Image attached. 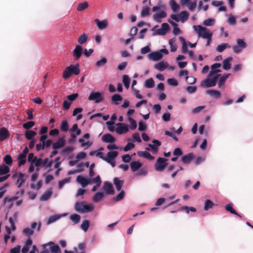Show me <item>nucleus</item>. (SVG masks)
Instances as JSON below:
<instances>
[{
  "instance_id": "1",
  "label": "nucleus",
  "mask_w": 253,
  "mask_h": 253,
  "mask_svg": "<svg viewBox=\"0 0 253 253\" xmlns=\"http://www.w3.org/2000/svg\"><path fill=\"white\" fill-rule=\"evenodd\" d=\"M166 5L161 3H158L157 5L154 6L152 8V11L156 12L159 11L158 12L156 13L153 15V19L155 21L160 23L163 18H166L167 16L166 12L165 11L166 9Z\"/></svg>"
},
{
  "instance_id": "2",
  "label": "nucleus",
  "mask_w": 253,
  "mask_h": 253,
  "mask_svg": "<svg viewBox=\"0 0 253 253\" xmlns=\"http://www.w3.org/2000/svg\"><path fill=\"white\" fill-rule=\"evenodd\" d=\"M80 73L79 63L75 65H70L67 67L63 73L62 77L64 80L68 79L71 75H78Z\"/></svg>"
},
{
  "instance_id": "3",
  "label": "nucleus",
  "mask_w": 253,
  "mask_h": 253,
  "mask_svg": "<svg viewBox=\"0 0 253 253\" xmlns=\"http://www.w3.org/2000/svg\"><path fill=\"white\" fill-rule=\"evenodd\" d=\"M193 28L196 33L198 34L199 37H201L204 39L208 38L210 36L212 35L211 32L206 27H203L201 25H194Z\"/></svg>"
},
{
  "instance_id": "4",
  "label": "nucleus",
  "mask_w": 253,
  "mask_h": 253,
  "mask_svg": "<svg viewBox=\"0 0 253 253\" xmlns=\"http://www.w3.org/2000/svg\"><path fill=\"white\" fill-rule=\"evenodd\" d=\"M220 76L219 74H217L213 77H209L203 81L200 84V86L210 87L215 85L216 81Z\"/></svg>"
},
{
  "instance_id": "5",
  "label": "nucleus",
  "mask_w": 253,
  "mask_h": 253,
  "mask_svg": "<svg viewBox=\"0 0 253 253\" xmlns=\"http://www.w3.org/2000/svg\"><path fill=\"white\" fill-rule=\"evenodd\" d=\"M88 99L90 101H94L95 103H99L104 100V97L102 93L99 92L92 91L90 93Z\"/></svg>"
},
{
  "instance_id": "6",
  "label": "nucleus",
  "mask_w": 253,
  "mask_h": 253,
  "mask_svg": "<svg viewBox=\"0 0 253 253\" xmlns=\"http://www.w3.org/2000/svg\"><path fill=\"white\" fill-rule=\"evenodd\" d=\"M167 161V159L165 158H158L155 165L156 170L159 171H163L168 165V163L166 162Z\"/></svg>"
},
{
  "instance_id": "7",
  "label": "nucleus",
  "mask_w": 253,
  "mask_h": 253,
  "mask_svg": "<svg viewBox=\"0 0 253 253\" xmlns=\"http://www.w3.org/2000/svg\"><path fill=\"white\" fill-rule=\"evenodd\" d=\"M53 164L52 160H49V159L46 158L42 159L41 158H39L38 162L37 163V166H42V167L47 169L50 168Z\"/></svg>"
},
{
  "instance_id": "8",
  "label": "nucleus",
  "mask_w": 253,
  "mask_h": 253,
  "mask_svg": "<svg viewBox=\"0 0 253 253\" xmlns=\"http://www.w3.org/2000/svg\"><path fill=\"white\" fill-rule=\"evenodd\" d=\"M83 52V47L81 45H76L73 51V56L75 60H78Z\"/></svg>"
},
{
  "instance_id": "9",
  "label": "nucleus",
  "mask_w": 253,
  "mask_h": 253,
  "mask_svg": "<svg viewBox=\"0 0 253 253\" xmlns=\"http://www.w3.org/2000/svg\"><path fill=\"white\" fill-rule=\"evenodd\" d=\"M116 131L119 134H122L128 131V126L125 124L119 123L116 124Z\"/></svg>"
},
{
  "instance_id": "10",
  "label": "nucleus",
  "mask_w": 253,
  "mask_h": 253,
  "mask_svg": "<svg viewBox=\"0 0 253 253\" xmlns=\"http://www.w3.org/2000/svg\"><path fill=\"white\" fill-rule=\"evenodd\" d=\"M47 246H51L49 250L51 253H61V250L58 245H55L53 242H49V243L43 245V247L45 248Z\"/></svg>"
},
{
  "instance_id": "11",
  "label": "nucleus",
  "mask_w": 253,
  "mask_h": 253,
  "mask_svg": "<svg viewBox=\"0 0 253 253\" xmlns=\"http://www.w3.org/2000/svg\"><path fill=\"white\" fill-rule=\"evenodd\" d=\"M221 64L220 63H214L213 64H212L211 66V71L210 72L209 75H208V77H211L212 76H213V75L217 73H219L221 72V70L220 69H218L217 68H219L221 67Z\"/></svg>"
},
{
  "instance_id": "12",
  "label": "nucleus",
  "mask_w": 253,
  "mask_h": 253,
  "mask_svg": "<svg viewBox=\"0 0 253 253\" xmlns=\"http://www.w3.org/2000/svg\"><path fill=\"white\" fill-rule=\"evenodd\" d=\"M19 212L18 211H15L12 217H10L8 218V221L11 225V230L14 231L16 229V226L15 224V221L17 220Z\"/></svg>"
},
{
  "instance_id": "13",
  "label": "nucleus",
  "mask_w": 253,
  "mask_h": 253,
  "mask_svg": "<svg viewBox=\"0 0 253 253\" xmlns=\"http://www.w3.org/2000/svg\"><path fill=\"white\" fill-rule=\"evenodd\" d=\"M169 29V26L167 23H164L162 24L161 27L156 31L157 35H165Z\"/></svg>"
},
{
  "instance_id": "14",
  "label": "nucleus",
  "mask_w": 253,
  "mask_h": 253,
  "mask_svg": "<svg viewBox=\"0 0 253 253\" xmlns=\"http://www.w3.org/2000/svg\"><path fill=\"white\" fill-rule=\"evenodd\" d=\"M103 190L107 194H114L115 190L112 184L108 181H105L103 185Z\"/></svg>"
},
{
  "instance_id": "15",
  "label": "nucleus",
  "mask_w": 253,
  "mask_h": 253,
  "mask_svg": "<svg viewBox=\"0 0 253 253\" xmlns=\"http://www.w3.org/2000/svg\"><path fill=\"white\" fill-rule=\"evenodd\" d=\"M118 155V152L117 151H110L107 154L105 161L108 163H111L112 161H115Z\"/></svg>"
},
{
  "instance_id": "16",
  "label": "nucleus",
  "mask_w": 253,
  "mask_h": 253,
  "mask_svg": "<svg viewBox=\"0 0 253 253\" xmlns=\"http://www.w3.org/2000/svg\"><path fill=\"white\" fill-rule=\"evenodd\" d=\"M77 182L80 183L83 187H85L88 184L90 183V180L84 178L82 175H78L76 179Z\"/></svg>"
},
{
  "instance_id": "17",
  "label": "nucleus",
  "mask_w": 253,
  "mask_h": 253,
  "mask_svg": "<svg viewBox=\"0 0 253 253\" xmlns=\"http://www.w3.org/2000/svg\"><path fill=\"white\" fill-rule=\"evenodd\" d=\"M65 145V140L63 138H59L58 140L52 144V147L54 149H58Z\"/></svg>"
},
{
  "instance_id": "18",
  "label": "nucleus",
  "mask_w": 253,
  "mask_h": 253,
  "mask_svg": "<svg viewBox=\"0 0 253 253\" xmlns=\"http://www.w3.org/2000/svg\"><path fill=\"white\" fill-rule=\"evenodd\" d=\"M162 54L158 51L153 52L148 55L149 59L153 61L159 60L162 58Z\"/></svg>"
},
{
  "instance_id": "19",
  "label": "nucleus",
  "mask_w": 253,
  "mask_h": 253,
  "mask_svg": "<svg viewBox=\"0 0 253 253\" xmlns=\"http://www.w3.org/2000/svg\"><path fill=\"white\" fill-rule=\"evenodd\" d=\"M153 144H149L148 145L154 153L157 152L158 148L161 145V142L158 140H153Z\"/></svg>"
},
{
  "instance_id": "20",
  "label": "nucleus",
  "mask_w": 253,
  "mask_h": 253,
  "mask_svg": "<svg viewBox=\"0 0 253 253\" xmlns=\"http://www.w3.org/2000/svg\"><path fill=\"white\" fill-rule=\"evenodd\" d=\"M9 136L8 130L5 127H2L0 129V141H3L7 139Z\"/></svg>"
},
{
  "instance_id": "21",
  "label": "nucleus",
  "mask_w": 253,
  "mask_h": 253,
  "mask_svg": "<svg viewBox=\"0 0 253 253\" xmlns=\"http://www.w3.org/2000/svg\"><path fill=\"white\" fill-rule=\"evenodd\" d=\"M102 140L104 142L111 143L114 142L116 139L111 134L107 133L102 136Z\"/></svg>"
},
{
  "instance_id": "22",
  "label": "nucleus",
  "mask_w": 253,
  "mask_h": 253,
  "mask_svg": "<svg viewBox=\"0 0 253 253\" xmlns=\"http://www.w3.org/2000/svg\"><path fill=\"white\" fill-rule=\"evenodd\" d=\"M137 154L139 157H142L150 160H153L154 159V157L146 151H139L137 152Z\"/></svg>"
},
{
  "instance_id": "23",
  "label": "nucleus",
  "mask_w": 253,
  "mask_h": 253,
  "mask_svg": "<svg viewBox=\"0 0 253 253\" xmlns=\"http://www.w3.org/2000/svg\"><path fill=\"white\" fill-rule=\"evenodd\" d=\"M233 58L229 57L227 58L223 61V68L225 70H228L231 68V64L230 62L232 60Z\"/></svg>"
},
{
  "instance_id": "24",
  "label": "nucleus",
  "mask_w": 253,
  "mask_h": 253,
  "mask_svg": "<svg viewBox=\"0 0 253 253\" xmlns=\"http://www.w3.org/2000/svg\"><path fill=\"white\" fill-rule=\"evenodd\" d=\"M168 67V64L166 62H164V61H161L157 63L155 65V68L161 71H164L166 69H167Z\"/></svg>"
},
{
  "instance_id": "25",
  "label": "nucleus",
  "mask_w": 253,
  "mask_h": 253,
  "mask_svg": "<svg viewBox=\"0 0 253 253\" xmlns=\"http://www.w3.org/2000/svg\"><path fill=\"white\" fill-rule=\"evenodd\" d=\"M194 155L193 153H189L182 157L181 161L184 164H189L193 159Z\"/></svg>"
},
{
  "instance_id": "26",
  "label": "nucleus",
  "mask_w": 253,
  "mask_h": 253,
  "mask_svg": "<svg viewBox=\"0 0 253 253\" xmlns=\"http://www.w3.org/2000/svg\"><path fill=\"white\" fill-rule=\"evenodd\" d=\"M95 22L96 23L98 28L100 30L105 29L108 24V22L106 20L100 21L99 20L96 19Z\"/></svg>"
},
{
  "instance_id": "27",
  "label": "nucleus",
  "mask_w": 253,
  "mask_h": 253,
  "mask_svg": "<svg viewBox=\"0 0 253 253\" xmlns=\"http://www.w3.org/2000/svg\"><path fill=\"white\" fill-rule=\"evenodd\" d=\"M141 166V163L138 161H133L130 164L131 169L133 172L137 170Z\"/></svg>"
},
{
  "instance_id": "28",
  "label": "nucleus",
  "mask_w": 253,
  "mask_h": 253,
  "mask_svg": "<svg viewBox=\"0 0 253 253\" xmlns=\"http://www.w3.org/2000/svg\"><path fill=\"white\" fill-rule=\"evenodd\" d=\"M85 244L84 243H80L78 248L74 249L75 252L76 253H85Z\"/></svg>"
},
{
  "instance_id": "29",
  "label": "nucleus",
  "mask_w": 253,
  "mask_h": 253,
  "mask_svg": "<svg viewBox=\"0 0 253 253\" xmlns=\"http://www.w3.org/2000/svg\"><path fill=\"white\" fill-rule=\"evenodd\" d=\"M206 93L210 95L215 97L216 98H219L220 97V92L216 90L208 89L206 90Z\"/></svg>"
},
{
  "instance_id": "30",
  "label": "nucleus",
  "mask_w": 253,
  "mask_h": 253,
  "mask_svg": "<svg viewBox=\"0 0 253 253\" xmlns=\"http://www.w3.org/2000/svg\"><path fill=\"white\" fill-rule=\"evenodd\" d=\"M114 183L116 186V189L119 191L121 190L124 184V181L120 180L118 177H115L114 179Z\"/></svg>"
},
{
  "instance_id": "31",
  "label": "nucleus",
  "mask_w": 253,
  "mask_h": 253,
  "mask_svg": "<svg viewBox=\"0 0 253 253\" xmlns=\"http://www.w3.org/2000/svg\"><path fill=\"white\" fill-rule=\"evenodd\" d=\"M25 181V174L22 172L19 173L18 178L17 181V185L18 188L20 187Z\"/></svg>"
},
{
  "instance_id": "32",
  "label": "nucleus",
  "mask_w": 253,
  "mask_h": 253,
  "mask_svg": "<svg viewBox=\"0 0 253 253\" xmlns=\"http://www.w3.org/2000/svg\"><path fill=\"white\" fill-rule=\"evenodd\" d=\"M189 13L186 11H181L179 13L180 20L183 23L187 21L189 17Z\"/></svg>"
},
{
  "instance_id": "33",
  "label": "nucleus",
  "mask_w": 253,
  "mask_h": 253,
  "mask_svg": "<svg viewBox=\"0 0 253 253\" xmlns=\"http://www.w3.org/2000/svg\"><path fill=\"white\" fill-rule=\"evenodd\" d=\"M225 209L226 211H229L230 213L234 214L240 218H242V216L238 214L237 211L233 209L232 207V204H229L225 206Z\"/></svg>"
},
{
  "instance_id": "34",
  "label": "nucleus",
  "mask_w": 253,
  "mask_h": 253,
  "mask_svg": "<svg viewBox=\"0 0 253 253\" xmlns=\"http://www.w3.org/2000/svg\"><path fill=\"white\" fill-rule=\"evenodd\" d=\"M176 40L174 38L171 39L169 40V43L170 45V51L174 52L177 50V46L175 44Z\"/></svg>"
},
{
  "instance_id": "35",
  "label": "nucleus",
  "mask_w": 253,
  "mask_h": 253,
  "mask_svg": "<svg viewBox=\"0 0 253 253\" xmlns=\"http://www.w3.org/2000/svg\"><path fill=\"white\" fill-rule=\"evenodd\" d=\"M51 190H48L45 192L40 198V200L42 201L47 200L52 195Z\"/></svg>"
},
{
  "instance_id": "36",
  "label": "nucleus",
  "mask_w": 253,
  "mask_h": 253,
  "mask_svg": "<svg viewBox=\"0 0 253 253\" xmlns=\"http://www.w3.org/2000/svg\"><path fill=\"white\" fill-rule=\"evenodd\" d=\"M231 75L230 74H224L221 78L219 79L218 85L219 87H221L222 85H223L225 82L226 79Z\"/></svg>"
},
{
  "instance_id": "37",
  "label": "nucleus",
  "mask_w": 253,
  "mask_h": 253,
  "mask_svg": "<svg viewBox=\"0 0 253 253\" xmlns=\"http://www.w3.org/2000/svg\"><path fill=\"white\" fill-rule=\"evenodd\" d=\"M179 39L182 43V51L183 53H185L188 51L186 42L182 37H179Z\"/></svg>"
},
{
  "instance_id": "38",
  "label": "nucleus",
  "mask_w": 253,
  "mask_h": 253,
  "mask_svg": "<svg viewBox=\"0 0 253 253\" xmlns=\"http://www.w3.org/2000/svg\"><path fill=\"white\" fill-rule=\"evenodd\" d=\"M104 195L103 192L96 193L92 198V200L94 202H98L101 199L103 198Z\"/></svg>"
},
{
  "instance_id": "39",
  "label": "nucleus",
  "mask_w": 253,
  "mask_h": 253,
  "mask_svg": "<svg viewBox=\"0 0 253 253\" xmlns=\"http://www.w3.org/2000/svg\"><path fill=\"white\" fill-rule=\"evenodd\" d=\"M169 5L174 12H176L179 8V5L177 4L174 0H170L169 1Z\"/></svg>"
},
{
  "instance_id": "40",
  "label": "nucleus",
  "mask_w": 253,
  "mask_h": 253,
  "mask_svg": "<svg viewBox=\"0 0 253 253\" xmlns=\"http://www.w3.org/2000/svg\"><path fill=\"white\" fill-rule=\"evenodd\" d=\"M88 7V4L87 1H84L78 4L77 9L79 11H82Z\"/></svg>"
},
{
  "instance_id": "41",
  "label": "nucleus",
  "mask_w": 253,
  "mask_h": 253,
  "mask_svg": "<svg viewBox=\"0 0 253 253\" xmlns=\"http://www.w3.org/2000/svg\"><path fill=\"white\" fill-rule=\"evenodd\" d=\"M87 39L88 37L87 35L85 33H83L79 37L78 42L80 44H83L86 42Z\"/></svg>"
},
{
  "instance_id": "42",
  "label": "nucleus",
  "mask_w": 253,
  "mask_h": 253,
  "mask_svg": "<svg viewBox=\"0 0 253 253\" xmlns=\"http://www.w3.org/2000/svg\"><path fill=\"white\" fill-rule=\"evenodd\" d=\"M37 134V132L32 130H27L25 132V135L28 140H32L33 137Z\"/></svg>"
},
{
  "instance_id": "43",
  "label": "nucleus",
  "mask_w": 253,
  "mask_h": 253,
  "mask_svg": "<svg viewBox=\"0 0 253 253\" xmlns=\"http://www.w3.org/2000/svg\"><path fill=\"white\" fill-rule=\"evenodd\" d=\"M145 86L147 88H152L154 86V81L153 78H151L145 81L144 84Z\"/></svg>"
},
{
  "instance_id": "44",
  "label": "nucleus",
  "mask_w": 253,
  "mask_h": 253,
  "mask_svg": "<svg viewBox=\"0 0 253 253\" xmlns=\"http://www.w3.org/2000/svg\"><path fill=\"white\" fill-rule=\"evenodd\" d=\"M61 130L63 132H67L69 129V125L67 120L62 121L60 126Z\"/></svg>"
},
{
  "instance_id": "45",
  "label": "nucleus",
  "mask_w": 253,
  "mask_h": 253,
  "mask_svg": "<svg viewBox=\"0 0 253 253\" xmlns=\"http://www.w3.org/2000/svg\"><path fill=\"white\" fill-rule=\"evenodd\" d=\"M123 98L118 94H115L112 96V100L115 105L119 104L118 101L122 100Z\"/></svg>"
},
{
  "instance_id": "46",
  "label": "nucleus",
  "mask_w": 253,
  "mask_h": 253,
  "mask_svg": "<svg viewBox=\"0 0 253 253\" xmlns=\"http://www.w3.org/2000/svg\"><path fill=\"white\" fill-rule=\"evenodd\" d=\"M130 80L127 75H125L123 77V83L126 88L128 89L129 87Z\"/></svg>"
},
{
  "instance_id": "47",
  "label": "nucleus",
  "mask_w": 253,
  "mask_h": 253,
  "mask_svg": "<svg viewBox=\"0 0 253 253\" xmlns=\"http://www.w3.org/2000/svg\"><path fill=\"white\" fill-rule=\"evenodd\" d=\"M9 168L8 166L2 165L0 166V175L5 174L9 172Z\"/></svg>"
},
{
  "instance_id": "48",
  "label": "nucleus",
  "mask_w": 253,
  "mask_h": 253,
  "mask_svg": "<svg viewBox=\"0 0 253 253\" xmlns=\"http://www.w3.org/2000/svg\"><path fill=\"white\" fill-rule=\"evenodd\" d=\"M107 62V60L105 57L102 58L101 59L96 61L95 66L96 67H100L104 66Z\"/></svg>"
},
{
  "instance_id": "49",
  "label": "nucleus",
  "mask_w": 253,
  "mask_h": 253,
  "mask_svg": "<svg viewBox=\"0 0 253 253\" xmlns=\"http://www.w3.org/2000/svg\"><path fill=\"white\" fill-rule=\"evenodd\" d=\"M84 206L83 202H77L75 205V210L79 212H84Z\"/></svg>"
},
{
  "instance_id": "50",
  "label": "nucleus",
  "mask_w": 253,
  "mask_h": 253,
  "mask_svg": "<svg viewBox=\"0 0 253 253\" xmlns=\"http://www.w3.org/2000/svg\"><path fill=\"white\" fill-rule=\"evenodd\" d=\"M214 206V203L210 200H207L205 201L204 205V210L205 211H208L209 209L212 208Z\"/></svg>"
},
{
  "instance_id": "51",
  "label": "nucleus",
  "mask_w": 253,
  "mask_h": 253,
  "mask_svg": "<svg viewBox=\"0 0 253 253\" xmlns=\"http://www.w3.org/2000/svg\"><path fill=\"white\" fill-rule=\"evenodd\" d=\"M75 149V147L74 146H67L63 149L60 152L61 155H65L67 154Z\"/></svg>"
},
{
  "instance_id": "52",
  "label": "nucleus",
  "mask_w": 253,
  "mask_h": 253,
  "mask_svg": "<svg viewBox=\"0 0 253 253\" xmlns=\"http://www.w3.org/2000/svg\"><path fill=\"white\" fill-rule=\"evenodd\" d=\"M70 219L74 222V224L78 223L81 219V216L77 214H73L70 216Z\"/></svg>"
},
{
  "instance_id": "53",
  "label": "nucleus",
  "mask_w": 253,
  "mask_h": 253,
  "mask_svg": "<svg viewBox=\"0 0 253 253\" xmlns=\"http://www.w3.org/2000/svg\"><path fill=\"white\" fill-rule=\"evenodd\" d=\"M90 222L88 220H84L81 225V228L84 231L86 232L89 227Z\"/></svg>"
},
{
  "instance_id": "54",
  "label": "nucleus",
  "mask_w": 253,
  "mask_h": 253,
  "mask_svg": "<svg viewBox=\"0 0 253 253\" xmlns=\"http://www.w3.org/2000/svg\"><path fill=\"white\" fill-rule=\"evenodd\" d=\"M39 158L35 156L33 153H29L28 157V161L31 163H35L36 161L38 160Z\"/></svg>"
},
{
  "instance_id": "55",
  "label": "nucleus",
  "mask_w": 253,
  "mask_h": 253,
  "mask_svg": "<svg viewBox=\"0 0 253 253\" xmlns=\"http://www.w3.org/2000/svg\"><path fill=\"white\" fill-rule=\"evenodd\" d=\"M168 21L169 23H170L171 24H172L173 26H174L173 30V34H174V35L179 34L180 33V30L178 27H177V24L172 21H170V20H169Z\"/></svg>"
},
{
  "instance_id": "56",
  "label": "nucleus",
  "mask_w": 253,
  "mask_h": 253,
  "mask_svg": "<svg viewBox=\"0 0 253 253\" xmlns=\"http://www.w3.org/2000/svg\"><path fill=\"white\" fill-rule=\"evenodd\" d=\"M227 47H229L230 45L228 43H222L221 44L218 45L216 47V50L218 52H222Z\"/></svg>"
},
{
  "instance_id": "57",
  "label": "nucleus",
  "mask_w": 253,
  "mask_h": 253,
  "mask_svg": "<svg viewBox=\"0 0 253 253\" xmlns=\"http://www.w3.org/2000/svg\"><path fill=\"white\" fill-rule=\"evenodd\" d=\"M150 8L148 6H144L142 7L141 12V17H146L149 15V14Z\"/></svg>"
},
{
  "instance_id": "58",
  "label": "nucleus",
  "mask_w": 253,
  "mask_h": 253,
  "mask_svg": "<svg viewBox=\"0 0 253 253\" xmlns=\"http://www.w3.org/2000/svg\"><path fill=\"white\" fill-rule=\"evenodd\" d=\"M90 183H94L97 185V186H100L101 183V180L99 175L97 176L96 177L90 179Z\"/></svg>"
},
{
  "instance_id": "59",
  "label": "nucleus",
  "mask_w": 253,
  "mask_h": 253,
  "mask_svg": "<svg viewBox=\"0 0 253 253\" xmlns=\"http://www.w3.org/2000/svg\"><path fill=\"white\" fill-rule=\"evenodd\" d=\"M128 120L130 123V128L132 130L135 129L137 127V124L135 120L132 119L131 117H128Z\"/></svg>"
},
{
  "instance_id": "60",
  "label": "nucleus",
  "mask_w": 253,
  "mask_h": 253,
  "mask_svg": "<svg viewBox=\"0 0 253 253\" xmlns=\"http://www.w3.org/2000/svg\"><path fill=\"white\" fill-rule=\"evenodd\" d=\"M26 156L22 155L21 154H20L18 156V165L19 166H21L22 165H23L25 164L26 162Z\"/></svg>"
},
{
  "instance_id": "61",
  "label": "nucleus",
  "mask_w": 253,
  "mask_h": 253,
  "mask_svg": "<svg viewBox=\"0 0 253 253\" xmlns=\"http://www.w3.org/2000/svg\"><path fill=\"white\" fill-rule=\"evenodd\" d=\"M5 230L6 231L7 234L4 236V240L5 243L7 242V240L10 238V235L11 234V231L10 227L6 226Z\"/></svg>"
},
{
  "instance_id": "62",
  "label": "nucleus",
  "mask_w": 253,
  "mask_h": 253,
  "mask_svg": "<svg viewBox=\"0 0 253 253\" xmlns=\"http://www.w3.org/2000/svg\"><path fill=\"white\" fill-rule=\"evenodd\" d=\"M34 231L31 228H26L23 230V233L27 236H30L34 234Z\"/></svg>"
},
{
  "instance_id": "63",
  "label": "nucleus",
  "mask_w": 253,
  "mask_h": 253,
  "mask_svg": "<svg viewBox=\"0 0 253 253\" xmlns=\"http://www.w3.org/2000/svg\"><path fill=\"white\" fill-rule=\"evenodd\" d=\"M35 125V122L33 121H29L24 123L23 125V127L26 129H29Z\"/></svg>"
},
{
  "instance_id": "64",
  "label": "nucleus",
  "mask_w": 253,
  "mask_h": 253,
  "mask_svg": "<svg viewBox=\"0 0 253 253\" xmlns=\"http://www.w3.org/2000/svg\"><path fill=\"white\" fill-rule=\"evenodd\" d=\"M3 161L8 165L10 166L12 163V160L11 156L9 155H6L3 159Z\"/></svg>"
}]
</instances>
